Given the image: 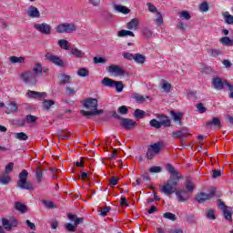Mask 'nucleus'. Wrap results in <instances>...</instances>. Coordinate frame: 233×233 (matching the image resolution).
I'll list each match as a JSON object with an SVG mask.
<instances>
[{"label":"nucleus","mask_w":233,"mask_h":233,"mask_svg":"<svg viewBox=\"0 0 233 233\" xmlns=\"http://www.w3.org/2000/svg\"><path fill=\"white\" fill-rule=\"evenodd\" d=\"M84 108H86L90 111H85L81 110V114L85 116L86 117H88L90 116H100V114H103V109H97V99L96 98H86L84 100L83 103Z\"/></svg>","instance_id":"1"},{"label":"nucleus","mask_w":233,"mask_h":233,"mask_svg":"<svg viewBox=\"0 0 233 233\" xmlns=\"http://www.w3.org/2000/svg\"><path fill=\"white\" fill-rule=\"evenodd\" d=\"M177 183H179V177H170L167 181L160 187V192L166 196L176 194L177 190Z\"/></svg>","instance_id":"2"},{"label":"nucleus","mask_w":233,"mask_h":233,"mask_svg":"<svg viewBox=\"0 0 233 233\" xmlns=\"http://www.w3.org/2000/svg\"><path fill=\"white\" fill-rule=\"evenodd\" d=\"M28 171L26 169L22 170L19 174L17 187L22 188V190H35L32 182L28 181Z\"/></svg>","instance_id":"3"},{"label":"nucleus","mask_w":233,"mask_h":233,"mask_svg":"<svg viewBox=\"0 0 233 233\" xmlns=\"http://www.w3.org/2000/svg\"><path fill=\"white\" fill-rule=\"evenodd\" d=\"M101 85L103 86H108V88H116V92L118 93L123 92V88H125V86H123V82L115 81L114 79L109 77H104L101 80Z\"/></svg>","instance_id":"4"},{"label":"nucleus","mask_w":233,"mask_h":233,"mask_svg":"<svg viewBox=\"0 0 233 233\" xmlns=\"http://www.w3.org/2000/svg\"><path fill=\"white\" fill-rule=\"evenodd\" d=\"M57 34H72L77 30V25L74 23H62L55 27Z\"/></svg>","instance_id":"5"},{"label":"nucleus","mask_w":233,"mask_h":233,"mask_svg":"<svg viewBox=\"0 0 233 233\" xmlns=\"http://www.w3.org/2000/svg\"><path fill=\"white\" fill-rule=\"evenodd\" d=\"M211 85L215 90H223V86H227V90H233V86L227 80H222L221 77L215 76L211 81Z\"/></svg>","instance_id":"6"},{"label":"nucleus","mask_w":233,"mask_h":233,"mask_svg":"<svg viewBox=\"0 0 233 233\" xmlns=\"http://www.w3.org/2000/svg\"><path fill=\"white\" fill-rule=\"evenodd\" d=\"M45 57L49 63H52L56 66H60V68H63L65 66V61H63V59H61V56H58L57 55L46 53Z\"/></svg>","instance_id":"7"},{"label":"nucleus","mask_w":233,"mask_h":233,"mask_svg":"<svg viewBox=\"0 0 233 233\" xmlns=\"http://www.w3.org/2000/svg\"><path fill=\"white\" fill-rule=\"evenodd\" d=\"M161 152V143L157 142L150 145L147 148V159H154L155 156H157Z\"/></svg>","instance_id":"8"},{"label":"nucleus","mask_w":233,"mask_h":233,"mask_svg":"<svg viewBox=\"0 0 233 233\" xmlns=\"http://www.w3.org/2000/svg\"><path fill=\"white\" fill-rule=\"evenodd\" d=\"M216 196V187H212L209 191V193H198L196 197V201L198 203H205V201H208V199H212Z\"/></svg>","instance_id":"9"},{"label":"nucleus","mask_w":233,"mask_h":233,"mask_svg":"<svg viewBox=\"0 0 233 233\" xmlns=\"http://www.w3.org/2000/svg\"><path fill=\"white\" fill-rule=\"evenodd\" d=\"M34 28L44 35H50L52 34V26L46 23L35 24Z\"/></svg>","instance_id":"10"},{"label":"nucleus","mask_w":233,"mask_h":233,"mask_svg":"<svg viewBox=\"0 0 233 233\" xmlns=\"http://www.w3.org/2000/svg\"><path fill=\"white\" fill-rule=\"evenodd\" d=\"M36 76L35 74L27 71V72H24L21 75V78L23 80L24 83H28L29 85H35V83H37L36 80Z\"/></svg>","instance_id":"11"},{"label":"nucleus","mask_w":233,"mask_h":233,"mask_svg":"<svg viewBox=\"0 0 233 233\" xmlns=\"http://www.w3.org/2000/svg\"><path fill=\"white\" fill-rule=\"evenodd\" d=\"M2 225L7 232H10L14 227H17L19 225V222L17 221V218H12L11 220H8L5 218H2Z\"/></svg>","instance_id":"12"},{"label":"nucleus","mask_w":233,"mask_h":233,"mask_svg":"<svg viewBox=\"0 0 233 233\" xmlns=\"http://www.w3.org/2000/svg\"><path fill=\"white\" fill-rule=\"evenodd\" d=\"M137 125V122L130 118H121L120 127H123L126 130H132L133 128H136Z\"/></svg>","instance_id":"13"},{"label":"nucleus","mask_w":233,"mask_h":233,"mask_svg":"<svg viewBox=\"0 0 233 233\" xmlns=\"http://www.w3.org/2000/svg\"><path fill=\"white\" fill-rule=\"evenodd\" d=\"M26 14L28 17H31V19H39L41 17V13L39 12V9L34 5H30L27 8Z\"/></svg>","instance_id":"14"},{"label":"nucleus","mask_w":233,"mask_h":233,"mask_svg":"<svg viewBox=\"0 0 233 233\" xmlns=\"http://www.w3.org/2000/svg\"><path fill=\"white\" fill-rule=\"evenodd\" d=\"M109 74H114L115 76H125V70L121 68L119 66L111 65L108 66Z\"/></svg>","instance_id":"15"},{"label":"nucleus","mask_w":233,"mask_h":233,"mask_svg":"<svg viewBox=\"0 0 233 233\" xmlns=\"http://www.w3.org/2000/svg\"><path fill=\"white\" fill-rule=\"evenodd\" d=\"M26 96L31 99H43V97H46V93L28 90Z\"/></svg>","instance_id":"16"},{"label":"nucleus","mask_w":233,"mask_h":233,"mask_svg":"<svg viewBox=\"0 0 233 233\" xmlns=\"http://www.w3.org/2000/svg\"><path fill=\"white\" fill-rule=\"evenodd\" d=\"M206 127H208V128H221V120L214 116L211 120L206 122Z\"/></svg>","instance_id":"17"},{"label":"nucleus","mask_w":233,"mask_h":233,"mask_svg":"<svg viewBox=\"0 0 233 233\" xmlns=\"http://www.w3.org/2000/svg\"><path fill=\"white\" fill-rule=\"evenodd\" d=\"M176 196L177 197L179 203H185V201H188L190 198V196L185 189L176 191Z\"/></svg>","instance_id":"18"},{"label":"nucleus","mask_w":233,"mask_h":233,"mask_svg":"<svg viewBox=\"0 0 233 233\" xmlns=\"http://www.w3.org/2000/svg\"><path fill=\"white\" fill-rule=\"evenodd\" d=\"M67 218L71 223H74V225L77 228L78 225H81L85 221L84 218H77V215L69 213L67 215Z\"/></svg>","instance_id":"19"},{"label":"nucleus","mask_w":233,"mask_h":233,"mask_svg":"<svg viewBox=\"0 0 233 233\" xmlns=\"http://www.w3.org/2000/svg\"><path fill=\"white\" fill-rule=\"evenodd\" d=\"M161 127H170V118L165 115H157Z\"/></svg>","instance_id":"20"},{"label":"nucleus","mask_w":233,"mask_h":233,"mask_svg":"<svg viewBox=\"0 0 233 233\" xmlns=\"http://www.w3.org/2000/svg\"><path fill=\"white\" fill-rule=\"evenodd\" d=\"M12 181V177L8 175L7 173L2 172L0 174V184L1 185H9V183Z\"/></svg>","instance_id":"21"},{"label":"nucleus","mask_w":233,"mask_h":233,"mask_svg":"<svg viewBox=\"0 0 233 233\" xmlns=\"http://www.w3.org/2000/svg\"><path fill=\"white\" fill-rule=\"evenodd\" d=\"M5 107L7 108V110L5 111V114H12L14 112H17V104H15V102L11 101L9 103L6 104Z\"/></svg>","instance_id":"22"},{"label":"nucleus","mask_w":233,"mask_h":233,"mask_svg":"<svg viewBox=\"0 0 233 233\" xmlns=\"http://www.w3.org/2000/svg\"><path fill=\"white\" fill-rule=\"evenodd\" d=\"M15 208L20 212V214H26V212H28V207L21 202L15 203Z\"/></svg>","instance_id":"23"},{"label":"nucleus","mask_w":233,"mask_h":233,"mask_svg":"<svg viewBox=\"0 0 233 233\" xmlns=\"http://www.w3.org/2000/svg\"><path fill=\"white\" fill-rule=\"evenodd\" d=\"M70 51H71L72 56H74L77 59H81V58L85 57V52L78 49L77 47H75V48L72 47V48H70Z\"/></svg>","instance_id":"24"},{"label":"nucleus","mask_w":233,"mask_h":233,"mask_svg":"<svg viewBox=\"0 0 233 233\" xmlns=\"http://www.w3.org/2000/svg\"><path fill=\"white\" fill-rule=\"evenodd\" d=\"M171 116L173 117V121H175V123H177L179 127L183 125V122L181 121V119L183 118V113L172 112Z\"/></svg>","instance_id":"25"},{"label":"nucleus","mask_w":233,"mask_h":233,"mask_svg":"<svg viewBox=\"0 0 233 233\" xmlns=\"http://www.w3.org/2000/svg\"><path fill=\"white\" fill-rule=\"evenodd\" d=\"M137 26H139V21L136 18H133L127 25L128 30H137Z\"/></svg>","instance_id":"26"},{"label":"nucleus","mask_w":233,"mask_h":233,"mask_svg":"<svg viewBox=\"0 0 233 233\" xmlns=\"http://www.w3.org/2000/svg\"><path fill=\"white\" fill-rule=\"evenodd\" d=\"M54 105H56V102L54 100H44L42 102V106L44 110H46L48 112V110H50V108H52V106H54Z\"/></svg>","instance_id":"27"},{"label":"nucleus","mask_w":233,"mask_h":233,"mask_svg":"<svg viewBox=\"0 0 233 233\" xmlns=\"http://www.w3.org/2000/svg\"><path fill=\"white\" fill-rule=\"evenodd\" d=\"M114 8L116 12H120V14H130V9L127 6L116 5Z\"/></svg>","instance_id":"28"},{"label":"nucleus","mask_w":233,"mask_h":233,"mask_svg":"<svg viewBox=\"0 0 233 233\" xmlns=\"http://www.w3.org/2000/svg\"><path fill=\"white\" fill-rule=\"evenodd\" d=\"M127 35H130L131 37H134L135 35H134V32L128 31V30H125V29L120 30L117 33V36L118 37H127Z\"/></svg>","instance_id":"29"},{"label":"nucleus","mask_w":233,"mask_h":233,"mask_svg":"<svg viewBox=\"0 0 233 233\" xmlns=\"http://www.w3.org/2000/svg\"><path fill=\"white\" fill-rule=\"evenodd\" d=\"M57 45L63 50H70V46H68V42L65 39L58 40Z\"/></svg>","instance_id":"30"},{"label":"nucleus","mask_w":233,"mask_h":233,"mask_svg":"<svg viewBox=\"0 0 233 233\" xmlns=\"http://www.w3.org/2000/svg\"><path fill=\"white\" fill-rule=\"evenodd\" d=\"M194 190V183L190 180V178L186 179V192H192Z\"/></svg>","instance_id":"31"},{"label":"nucleus","mask_w":233,"mask_h":233,"mask_svg":"<svg viewBox=\"0 0 233 233\" xmlns=\"http://www.w3.org/2000/svg\"><path fill=\"white\" fill-rule=\"evenodd\" d=\"M90 72L88 71V69L83 67L77 70V76L79 77H88Z\"/></svg>","instance_id":"32"},{"label":"nucleus","mask_w":233,"mask_h":233,"mask_svg":"<svg viewBox=\"0 0 233 233\" xmlns=\"http://www.w3.org/2000/svg\"><path fill=\"white\" fill-rule=\"evenodd\" d=\"M34 74L37 76L39 74H43V66L41 64L36 63L33 67Z\"/></svg>","instance_id":"33"},{"label":"nucleus","mask_w":233,"mask_h":233,"mask_svg":"<svg viewBox=\"0 0 233 233\" xmlns=\"http://www.w3.org/2000/svg\"><path fill=\"white\" fill-rule=\"evenodd\" d=\"M133 59L139 65H143V63H145L146 57L141 54H136Z\"/></svg>","instance_id":"34"},{"label":"nucleus","mask_w":233,"mask_h":233,"mask_svg":"<svg viewBox=\"0 0 233 233\" xmlns=\"http://www.w3.org/2000/svg\"><path fill=\"white\" fill-rule=\"evenodd\" d=\"M208 54L211 56V57H218V56H221L223 53L219 49H208Z\"/></svg>","instance_id":"35"},{"label":"nucleus","mask_w":233,"mask_h":233,"mask_svg":"<svg viewBox=\"0 0 233 233\" xmlns=\"http://www.w3.org/2000/svg\"><path fill=\"white\" fill-rule=\"evenodd\" d=\"M167 172H169V174L172 175L171 177H178L177 176V171H176V168H174V166H172V164H167Z\"/></svg>","instance_id":"36"},{"label":"nucleus","mask_w":233,"mask_h":233,"mask_svg":"<svg viewBox=\"0 0 233 233\" xmlns=\"http://www.w3.org/2000/svg\"><path fill=\"white\" fill-rule=\"evenodd\" d=\"M15 137L19 141H26L28 139V136L25 132L15 133Z\"/></svg>","instance_id":"37"},{"label":"nucleus","mask_w":233,"mask_h":233,"mask_svg":"<svg viewBox=\"0 0 233 233\" xmlns=\"http://www.w3.org/2000/svg\"><path fill=\"white\" fill-rule=\"evenodd\" d=\"M133 99H135L137 101V103H145V99L146 97L143 96L142 95L138 94V93H134L133 94Z\"/></svg>","instance_id":"38"},{"label":"nucleus","mask_w":233,"mask_h":233,"mask_svg":"<svg viewBox=\"0 0 233 233\" xmlns=\"http://www.w3.org/2000/svg\"><path fill=\"white\" fill-rule=\"evenodd\" d=\"M134 116L136 119H143V117H145V111L141 109H136L134 112Z\"/></svg>","instance_id":"39"},{"label":"nucleus","mask_w":233,"mask_h":233,"mask_svg":"<svg viewBox=\"0 0 233 233\" xmlns=\"http://www.w3.org/2000/svg\"><path fill=\"white\" fill-rule=\"evenodd\" d=\"M224 19L228 25H233V15L228 12L224 13Z\"/></svg>","instance_id":"40"},{"label":"nucleus","mask_w":233,"mask_h":233,"mask_svg":"<svg viewBox=\"0 0 233 233\" xmlns=\"http://www.w3.org/2000/svg\"><path fill=\"white\" fill-rule=\"evenodd\" d=\"M172 137L177 139V137H185V130L175 131L171 134Z\"/></svg>","instance_id":"41"},{"label":"nucleus","mask_w":233,"mask_h":233,"mask_svg":"<svg viewBox=\"0 0 233 233\" xmlns=\"http://www.w3.org/2000/svg\"><path fill=\"white\" fill-rule=\"evenodd\" d=\"M93 62L95 63V65H99V64L104 65L105 63H106V59H105V57L103 56H95L93 58Z\"/></svg>","instance_id":"42"},{"label":"nucleus","mask_w":233,"mask_h":233,"mask_svg":"<svg viewBox=\"0 0 233 233\" xmlns=\"http://www.w3.org/2000/svg\"><path fill=\"white\" fill-rule=\"evenodd\" d=\"M178 17H180V19H186L187 21H188L190 19V13H188V11H181L178 14Z\"/></svg>","instance_id":"43"},{"label":"nucleus","mask_w":233,"mask_h":233,"mask_svg":"<svg viewBox=\"0 0 233 233\" xmlns=\"http://www.w3.org/2000/svg\"><path fill=\"white\" fill-rule=\"evenodd\" d=\"M10 62L13 63V64H15V63H25V57L23 56H20V57H17V56H11L9 58Z\"/></svg>","instance_id":"44"},{"label":"nucleus","mask_w":233,"mask_h":233,"mask_svg":"<svg viewBox=\"0 0 233 233\" xmlns=\"http://www.w3.org/2000/svg\"><path fill=\"white\" fill-rule=\"evenodd\" d=\"M65 228L67 232H76V227L75 226V224H72V223H66L65 225Z\"/></svg>","instance_id":"45"},{"label":"nucleus","mask_w":233,"mask_h":233,"mask_svg":"<svg viewBox=\"0 0 233 233\" xmlns=\"http://www.w3.org/2000/svg\"><path fill=\"white\" fill-rule=\"evenodd\" d=\"M163 218H165V219H169L170 221H176L177 219L176 215L170 212L164 213Z\"/></svg>","instance_id":"46"},{"label":"nucleus","mask_w":233,"mask_h":233,"mask_svg":"<svg viewBox=\"0 0 233 233\" xmlns=\"http://www.w3.org/2000/svg\"><path fill=\"white\" fill-rule=\"evenodd\" d=\"M57 134L60 139H70V132L68 131L58 132Z\"/></svg>","instance_id":"47"},{"label":"nucleus","mask_w":233,"mask_h":233,"mask_svg":"<svg viewBox=\"0 0 233 233\" xmlns=\"http://www.w3.org/2000/svg\"><path fill=\"white\" fill-rule=\"evenodd\" d=\"M196 107H197L198 112H199V114H205V112H207V107H205L203 103L197 104Z\"/></svg>","instance_id":"48"},{"label":"nucleus","mask_w":233,"mask_h":233,"mask_svg":"<svg viewBox=\"0 0 233 233\" xmlns=\"http://www.w3.org/2000/svg\"><path fill=\"white\" fill-rule=\"evenodd\" d=\"M25 120L27 121V123L32 124V123H35L37 121V116H34V115H27L25 116Z\"/></svg>","instance_id":"49"},{"label":"nucleus","mask_w":233,"mask_h":233,"mask_svg":"<svg viewBox=\"0 0 233 233\" xmlns=\"http://www.w3.org/2000/svg\"><path fill=\"white\" fill-rule=\"evenodd\" d=\"M42 202L46 208H56V207H57L53 201L42 200Z\"/></svg>","instance_id":"50"},{"label":"nucleus","mask_w":233,"mask_h":233,"mask_svg":"<svg viewBox=\"0 0 233 233\" xmlns=\"http://www.w3.org/2000/svg\"><path fill=\"white\" fill-rule=\"evenodd\" d=\"M66 83H70V76L68 75H62L60 85H66Z\"/></svg>","instance_id":"51"},{"label":"nucleus","mask_w":233,"mask_h":233,"mask_svg":"<svg viewBox=\"0 0 233 233\" xmlns=\"http://www.w3.org/2000/svg\"><path fill=\"white\" fill-rule=\"evenodd\" d=\"M224 218L228 221H232V214H230V211L228 210V208L227 209H224L223 211Z\"/></svg>","instance_id":"52"},{"label":"nucleus","mask_w":233,"mask_h":233,"mask_svg":"<svg viewBox=\"0 0 233 233\" xmlns=\"http://www.w3.org/2000/svg\"><path fill=\"white\" fill-rule=\"evenodd\" d=\"M162 89L164 90V92H170V89L172 88V85H170V83L168 82H164L161 86Z\"/></svg>","instance_id":"53"},{"label":"nucleus","mask_w":233,"mask_h":233,"mask_svg":"<svg viewBox=\"0 0 233 233\" xmlns=\"http://www.w3.org/2000/svg\"><path fill=\"white\" fill-rule=\"evenodd\" d=\"M35 174L36 180L38 181V183H41V181H43V169L37 168Z\"/></svg>","instance_id":"54"},{"label":"nucleus","mask_w":233,"mask_h":233,"mask_svg":"<svg viewBox=\"0 0 233 233\" xmlns=\"http://www.w3.org/2000/svg\"><path fill=\"white\" fill-rule=\"evenodd\" d=\"M150 127H153L154 128H161V123L157 121V119H152L149 122Z\"/></svg>","instance_id":"55"},{"label":"nucleus","mask_w":233,"mask_h":233,"mask_svg":"<svg viewBox=\"0 0 233 233\" xmlns=\"http://www.w3.org/2000/svg\"><path fill=\"white\" fill-rule=\"evenodd\" d=\"M14 170V162H10L5 166V170L4 171L5 174L10 175V172Z\"/></svg>","instance_id":"56"},{"label":"nucleus","mask_w":233,"mask_h":233,"mask_svg":"<svg viewBox=\"0 0 233 233\" xmlns=\"http://www.w3.org/2000/svg\"><path fill=\"white\" fill-rule=\"evenodd\" d=\"M147 8L152 14L158 13L157 8L156 7V5H152V3H147Z\"/></svg>","instance_id":"57"},{"label":"nucleus","mask_w":233,"mask_h":233,"mask_svg":"<svg viewBox=\"0 0 233 233\" xmlns=\"http://www.w3.org/2000/svg\"><path fill=\"white\" fill-rule=\"evenodd\" d=\"M200 12H208V4L207 2H203L199 6Z\"/></svg>","instance_id":"58"},{"label":"nucleus","mask_w":233,"mask_h":233,"mask_svg":"<svg viewBox=\"0 0 233 233\" xmlns=\"http://www.w3.org/2000/svg\"><path fill=\"white\" fill-rule=\"evenodd\" d=\"M149 172H151L152 174H159V172H161V167L157 166L151 167L149 168Z\"/></svg>","instance_id":"59"},{"label":"nucleus","mask_w":233,"mask_h":233,"mask_svg":"<svg viewBox=\"0 0 233 233\" xmlns=\"http://www.w3.org/2000/svg\"><path fill=\"white\" fill-rule=\"evenodd\" d=\"M134 56H135L132 53H129V52L123 53L124 59H128V61H132V59H134Z\"/></svg>","instance_id":"60"},{"label":"nucleus","mask_w":233,"mask_h":233,"mask_svg":"<svg viewBox=\"0 0 233 233\" xmlns=\"http://www.w3.org/2000/svg\"><path fill=\"white\" fill-rule=\"evenodd\" d=\"M119 114H122L123 116L128 114V108L126 106H121L118 107Z\"/></svg>","instance_id":"61"},{"label":"nucleus","mask_w":233,"mask_h":233,"mask_svg":"<svg viewBox=\"0 0 233 233\" xmlns=\"http://www.w3.org/2000/svg\"><path fill=\"white\" fill-rule=\"evenodd\" d=\"M109 212H110V207H105L104 208H102L100 212V216L105 218V216H106V214H108Z\"/></svg>","instance_id":"62"},{"label":"nucleus","mask_w":233,"mask_h":233,"mask_svg":"<svg viewBox=\"0 0 233 233\" xmlns=\"http://www.w3.org/2000/svg\"><path fill=\"white\" fill-rule=\"evenodd\" d=\"M207 218H208V219H216V215H214L213 209H209V210L207 212Z\"/></svg>","instance_id":"63"},{"label":"nucleus","mask_w":233,"mask_h":233,"mask_svg":"<svg viewBox=\"0 0 233 233\" xmlns=\"http://www.w3.org/2000/svg\"><path fill=\"white\" fill-rule=\"evenodd\" d=\"M168 233H183V230L181 228H168Z\"/></svg>","instance_id":"64"}]
</instances>
